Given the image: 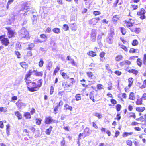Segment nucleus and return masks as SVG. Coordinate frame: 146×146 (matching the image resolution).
I'll list each match as a JSON object with an SVG mask.
<instances>
[{
  "label": "nucleus",
  "instance_id": "f257e3e1",
  "mask_svg": "<svg viewBox=\"0 0 146 146\" xmlns=\"http://www.w3.org/2000/svg\"><path fill=\"white\" fill-rule=\"evenodd\" d=\"M38 84H36L35 82L31 83L30 85L28 86L27 88L28 90L31 92H34L37 91L38 89V88L42 86L41 80H39L38 81Z\"/></svg>",
  "mask_w": 146,
  "mask_h": 146
},
{
  "label": "nucleus",
  "instance_id": "f03ea898",
  "mask_svg": "<svg viewBox=\"0 0 146 146\" xmlns=\"http://www.w3.org/2000/svg\"><path fill=\"white\" fill-rule=\"evenodd\" d=\"M18 35L21 38H26L27 39L30 38V36L28 31L25 28H22L18 32Z\"/></svg>",
  "mask_w": 146,
  "mask_h": 146
},
{
  "label": "nucleus",
  "instance_id": "7ed1b4c3",
  "mask_svg": "<svg viewBox=\"0 0 146 146\" xmlns=\"http://www.w3.org/2000/svg\"><path fill=\"white\" fill-rule=\"evenodd\" d=\"M114 35V31L112 29H110V33H109L106 39V42L109 44H112L113 42V36Z\"/></svg>",
  "mask_w": 146,
  "mask_h": 146
},
{
  "label": "nucleus",
  "instance_id": "20e7f679",
  "mask_svg": "<svg viewBox=\"0 0 146 146\" xmlns=\"http://www.w3.org/2000/svg\"><path fill=\"white\" fill-rule=\"evenodd\" d=\"M96 31L94 29L92 30L90 34L91 40L93 42H95L96 40Z\"/></svg>",
  "mask_w": 146,
  "mask_h": 146
},
{
  "label": "nucleus",
  "instance_id": "39448f33",
  "mask_svg": "<svg viewBox=\"0 0 146 146\" xmlns=\"http://www.w3.org/2000/svg\"><path fill=\"white\" fill-rule=\"evenodd\" d=\"M6 29L7 30L8 32V37L9 38H11L14 36V34L15 33L14 31L10 27H7Z\"/></svg>",
  "mask_w": 146,
  "mask_h": 146
},
{
  "label": "nucleus",
  "instance_id": "423d86ee",
  "mask_svg": "<svg viewBox=\"0 0 146 146\" xmlns=\"http://www.w3.org/2000/svg\"><path fill=\"white\" fill-rule=\"evenodd\" d=\"M125 23H126V26L129 28H133L132 27L133 25L134 22L133 19H130L129 21H127L125 20Z\"/></svg>",
  "mask_w": 146,
  "mask_h": 146
},
{
  "label": "nucleus",
  "instance_id": "0eeeda50",
  "mask_svg": "<svg viewBox=\"0 0 146 146\" xmlns=\"http://www.w3.org/2000/svg\"><path fill=\"white\" fill-rule=\"evenodd\" d=\"M100 19L99 17L93 18L89 21V23L91 24L95 25L98 22V21H100Z\"/></svg>",
  "mask_w": 146,
  "mask_h": 146
},
{
  "label": "nucleus",
  "instance_id": "6e6552de",
  "mask_svg": "<svg viewBox=\"0 0 146 146\" xmlns=\"http://www.w3.org/2000/svg\"><path fill=\"white\" fill-rule=\"evenodd\" d=\"M55 120H54L51 117H46L45 118V123L46 124H50L52 122H55Z\"/></svg>",
  "mask_w": 146,
  "mask_h": 146
},
{
  "label": "nucleus",
  "instance_id": "1a4fd4ad",
  "mask_svg": "<svg viewBox=\"0 0 146 146\" xmlns=\"http://www.w3.org/2000/svg\"><path fill=\"white\" fill-rule=\"evenodd\" d=\"M32 73H33V71L32 70H29L28 73L25 76V80L27 84H29V82H28L27 78L29 77Z\"/></svg>",
  "mask_w": 146,
  "mask_h": 146
},
{
  "label": "nucleus",
  "instance_id": "9d476101",
  "mask_svg": "<svg viewBox=\"0 0 146 146\" xmlns=\"http://www.w3.org/2000/svg\"><path fill=\"white\" fill-rule=\"evenodd\" d=\"M1 40L3 44L6 46H7L9 43V40L7 38H3Z\"/></svg>",
  "mask_w": 146,
  "mask_h": 146
},
{
  "label": "nucleus",
  "instance_id": "9b49d317",
  "mask_svg": "<svg viewBox=\"0 0 146 146\" xmlns=\"http://www.w3.org/2000/svg\"><path fill=\"white\" fill-rule=\"evenodd\" d=\"M34 75L37 76H42L43 74L42 72H39L37 70H34L33 71Z\"/></svg>",
  "mask_w": 146,
  "mask_h": 146
},
{
  "label": "nucleus",
  "instance_id": "f8f14e48",
  "mask_svg": "<svg viewBox=\"0 0 146 146\" xmlns=\"http://www.w3.org/2000/svg\"><path fill=\"white\" fill-rule=\"evenodd\" d=\"M129 29L132 32H134L137 34L139 33L141 30V29L139 28H129Z\"/></svg>",
  "mask_w": 146,
  "mask_h": 146
},
{
  "label": "nucleus",
  "instance_id": "ddd939ff",
  "mask_svg": "<svg viewBox=\"0 0 146 146\" xmlns=\"http://www.w3.org/2000/svg\"><path fill=\"white\" fill-rule=\"evenodd\" d=\"M70 27L72 30L75 31L77 29V27L75 23H70Z\"/></svg>",
  "mask_w": 146,
  "mask_h": 146
},
{
  "label": "nucleus",
  "instance_id": "4468645a",
  "mask_svg": "<svg viewBox=\"0 0 146 146\" xmlns=\"http://www.w3.org/2000/svg\"><path fill=\"white\" fill-rule=\"evenodd\" d=\"M23 5L24 7L23 8L21 9V10H23V11H24V10H27L28 9V3L27 2H24L23 4Z\"/></svg>",
  "mask_w": 146,
  "mask_h": 146
},
{
  "label": "nucleus",
  "instance_id": "2eb2a0df",
  "mask_svg": "<svg viewBox=\"0 0 146 146\" xmlns=\"http://www.w3.org/2000/svg\"><path fill=\"white\" fill-rule=\"evenodd\" d=\"M145 13V9L143 8H142L141 9L140 11H138L137 13V15H144Z\"/></svg>",
  "mask_w": 146,
  "mask_h": 146
},
{
  "label": "nucleus",
  "instance_id": "dca6fc26",
  "mask_svg": "<svg viewBox=\"0 0 146 146\" xmlns=\"http://www.w3.org/2000/svg\"><path fill=\"white\" fill-rule=\"evenodd\" d=\"M15 115L18 117L19 120L21 119L22 118V115L19 111L15 112Z\"/></svg>",
  "mask_w": 146,
  "mask_h": 146
},
{
  "label": "nucleus",
  "instance_id": "f3484780",
  "mask_svg": "<svg viewBox=\"0 0 146 146\" xmlns=\"http://www.w3.org/2000/svg\"><path fill=\"white\" fill-rule=\"evenodd\" d=\"M63 86H64L65 90H67V88L70 86V84H68L67 82H63L62 84Z\"/></svg>",
  "mask_w": 146,
  "mask_h": 146
},
{
  "label": "nucleus",
  "instance_id": "a211bd4d",
  "mask_svg": "<svg viewBox=\"0 0 146 146\" xmlns=\"http://www.w3.org/2000/svg\"><path fill=\"white\" fill-rule=\"evenodd\" d=\"M135 98V94L133 92H131L129 94V99L131 100H134Z\"/></svg>",
  "mask_w": 146,
  "mask_h": 146
},
{
  "label": "nucleus",
  "instance_id": "6ab92c4d",
  "mask_svg": "<svg viewBox=\"0 0 146 146\" xmlns=\"http://www.w3.org/2000/svg\"><path fill=\"white\" fill-rule=\"evenodd\" d=\"M64 107L66 110H68L70 111H72V107L69 105L67 104H64Z\"/></svg>",
  "mask_w": 146,
  "mask_h": 146
},
{
  "label": "nucleus",
  "instance_id": "aec40b11",
  "mask_svg": "<svg viewBox=\"0 0 146 146\" xmlns=\"http://www.w3.org/2000/svg\"><path fill=\"white\" fill-rule=\"evenodd\" d=\"M123 58V57L121 55H118L115 58V60L116 61L119 62L122 60Z\"/></svg>",
  "mask_w": 146,
  "mask_h": 146
},
{
  "label": "nucleus",
  "instance_id": "412c9836",
  "mask_svg": "<svg viewBox=\"0 0 146 146\" xmlns=\"http://www.w3.org/2000/svg\"><path fill=\"white\" fill-rule=\"evenodd\" d=\"M119 19V16L117 15H116L113 16V22H115L114 23L116 22Z\"/></svg>",
  "mask_w": 146,
  "mask_h": 146
},
{
  "label": "nucleus",
  "instance_id": "4be33fe9",
  "mask_svg": "<svg viewBox=\"0 0 146 146\" xmlns=\"http://www.w3.org/2000/svg\"><path fill=\"white\" fill-rule=\"evenodd\" d=\"M145 110V108L143 107H138L136 108V110L140 112H142Z\"/></svg>",
  "mask_w": 146,
  "mask_h": 146
},
{
  "label": "nucleus",
  "instance_id": "5701e85b",
  "mask_svg": "<svg viewBox=\"0 0 146 146\" xmlns=\"http://www.w3.org/2000/svg\"><path fill=\"white\" fill-rule=\"evenodd\" d=\"M37 19V17L35 15H33V17L32 18L33 23V24H35L36 23Z\"/></svg>",
  "mask_w": 146,
  "mask_h": 146
},
{
  "label": "nucleus",
  "instance_id": "b1692460",
  "mask_svg": "<svg viewBox=\"0 0 146 146\" xmlns=\"http://www.w3.org/2000/svg\"><path fill=\"white\" fill-rule=\"evenodd\" d=\"M90 98L92 100L93 102H94L95 100L94 99V96L93 92H91L89 94Z\"/></svg>",
  "mask_w": 146,
  "mask_h": 146
},
{
  "label": "nucleus",
  "instance_id": "393cba45",
  "mask_svg": "<svg viewBox=\"0 0 146 146\" xmlns=\"http://www.w3.org/2000/svg\"><path fill=\"white\" fill-rule=\"evenodd\" d=\"M87 54L92 57H94L96 56V55L95 52L92 51H90L89 52H88Z\"/></svg>",
  "mask_w": 146,
  "mask_h": 146
},
{
  "label": "nucleus",
  "instance_id": "a878e982",
  "mask_svg": "<svg viewBox=\"0 0 146 146\" xmlns=\"http://www.w3.org/2000/svg\"><path fill=\"white\" fill-rule=\"evenodd\" d=\"M133 79L132 78H129L128 79V82H129V84L128 86L129 87H131V86L132 85L133 83Z\"/></svg>",
  "mask_w": 146,
  "mask_h": 146
},
{
  "label": "nucleus",
  "instance_id": "bb28decb",
  "mask_svg": "<svg viewBox=\"0 0 146 146\" xmlns=\"http://www.w3.org/2000/svg\"><path fill=\"white\" fill-rule=\"evenodd\" d=\"M52 127L50 126L49 129H47L46 131V134L49 135L50 134L51 132L52 129Z\"/></svg>",
  "mask_w": 146,
  "mask_h": 146
},
{
  "label": "nucleus",
  "instance_id": "cd10ccee",
  "mask_svg": "<svg viewBox=\"0 0 146 146\" xmlns=\"http://www.w3.org/2000/svg\"><path fill=\"white\" fill-rule=\"evenodd\" d=\"M53 32L56 34H58L60 32V29L59 28H54L52 29Z\"/></svg>",
  "mask_w": 146,
  "mask_h": 146
},
{
  "label": "nucleus",
  "instance_id": "c85d7f7f",
  "mask_svg": "<svg viewBox=\"0 0 146 146\" xmlns=\"http://www.w3.org/2000/svg\"><path fill=\"white\" fill-rule=\"evenodd\" d=\"M128 72L129 73L131 72L134 74L135 75H136L138 73V71L137 70L133 69L131 70H129Z\"/></svg>",
  "mask_w": 146,
  "mask_h": 146
},
{
  "label": "nucleus",
  "instance_id": "c756f323",
  "mask_svg": "<svg viewBox=\"0 0 146 146\" xmlns=\"http://www.w3.org/2000/svg\"><path fill=\"white\" fill-rule=\"evenodd\" d=\"M133 133L132 132H130L129 133L127 132H125L123 135V137H127L129 135H131Z\"/></svg>",
  "mask_w": 146,
  "mask_h": 146
},
{
  "label": "nucleus",
  "instance_id": "7c9ffc66",
  "mask_svg": "<svg viewBox=\"0 0 146 146\" xmlns=\"http://www.w3.org/2000/svg\"><path fill=\"white\" fill-rule=\"evenodd\" d=\"M142 98L138 99L136 102V104L137 105H141L142 104Z\"/></svg>",
  "mask_w": 146,
  "mask_h": 146
},
{
  "label": "nucleus",
  "instance_id": "2f4dec72",
  "mask_svg": "<svg viewBox=\"0 0 146 146\" xmlns=\"http://www.w3.org/2000/svg\"><path fill=\"white\" fill-rule=\"evenodd\" d=\"M76 100L79 101L81 99V96L80 94H77L75 96Z\"/></svg>",
  "mask_w": 146,
  "mask_h": 146
},
{
  "label": "nucleus",
  "instance_id": "473e14b6",
  "mask_svg": "<svg viewBox=\"0 0 146 146\" xmlns=\"http://www.w3.org/2000/svg\"><path fill=\"white\" fill-rule=\"evenodd\" d=\"M24 116L26 119H30L31 117V116L29 113L26 112L24 114Z\"/></svg>",
  "mask_w": 146,
  "mask_h": 146
},
{
  "label": "nucleus",
  "instance_id": "72a5a7b5",
  "mask_svg": "<svg viewBox=\"0 0 146 146\" xmlns=\"http://www.w3.org/2000/svg\"><path fill=\"white\" fill-rule=\"evenodd\" d=\"M20 64L24 68H26L27 66L26 63L25 62H20Z\"/></svg>",
  "mask_w": 146,
  "mask_h": 146
},
{
  "label": "nucleus",
  "instance_id": "f704fd0d",
  "mask_svg": "<svg viewBox=\"0 0 146 146\" xmlns=\"http://www.w3.org/2000/svg\"><path fill=\"white\" fill-rule=\"evenodd\" d=\"M10 126L9 124L7 125H6V133L7 135L9 136V135L10 129H9Z\"/></svg>",
  "mask_w": 146,
  "mask_h": 146
},
{
  "label": "nucleus",
  "instance_id": "c9c22d12",
  "mask_svg": "<svg viewBox=\"0 0 146 146\" xmlns=\"http://www.w3.org/2000/svg\"><path fill=\"white\" fill-rule=\"evenodd\" d=\"M94 115L95 116L98 117L99 119L101 118L102 117V114L98 113H95L94 114Z\"/></svg>",
  "mask_w": 146,
  "mask_h": 146
},
{
  "label": "nucleus",
  "instance_id": "e433bc0d",
  "mask_svg": "<svg viewBox=\"0 0 146 146\" xmlns=\"http://www.w3.org/2000/svg\"><path fill=\"white\" fill-rule=\"evenodd\" d=\"M121 31L123 35H125L126 33V29L123 27H120Z\"/></svg>",
  "mask_w": 146,
  "mask_h": 146
},
{
  "label": "nucleus",
  "instance_id": "4c0bfd02",
  "mask_svg": "<svg viewBox=\"0 0 146 146\" xmlns=\"http://www.w3.org/2000/svg\"><path fill=\"white\" fill-rule=\"evenodd\" d=\"M146 87V80L143 81V85L140 87V88L143 89Z\"/></svg>",
  "mask_w": 146,
  "mask_h": 146
},
{
  "label": "nucleus",
  "instance_id": "58836bf2",
  "mask_svg": "<svg viewBox=\"0 0 146 146\" xmlns=\"http://www.w3.org/2000/svg\"><path fill=\"white\" fill-rule=\"evenodd\" d=\"M131 62L128 60H125L122 62L120 64H127V65H129L131 64Z\"/></svg>",
  "mask_w": 146,
  "mask_h": 146
},
{
  "label": "nucleus",
  "instance_id": "ea45409f",
  "mask_svg": "<svg viewBox=\"0 0 146 146\" xmlns=\"http://www.w3.org/2000/svg\"><path fill=\"white\" fill-rule=\"evenodd\" d=\"M144 117H143L142 116L141 117L140 119V120L141 121L146 122V114L145 115Z\"/></svg>",
  "mask_w": 146,
  "mask_h": 146
},
{
  "label": "nucleus",
  "instance_id": "a19ab883",
  "mask_svg": "<svg viewBox=\"0 0 146 146\" xmlns=\"http://www.w3.org/2000/svg\"><path fill=\"white\" fill-rule=\"evenodd\" d=\"M126 144L129 146H132V141L129 140H128L126 141Z\"/></svg>",
  "mask_w": 146,
  "mask_h": 146
},
{
  "label": "nucleus",
  "instance_id": "79ce46f5",
  "mask_svg": "<svg viewBox=\"0 0 146 146\" xmlns=\"http://www.w3.org/2000/svg\"><path fill=\"white\" fill-rule=\"evenodd\" d=\"M7 108L3 107H0V111L5 112L7 111Z\"/></svg>",
  "mask_w": 146,
  "mask_h": 146
},
{
  "label": "nucleus",
  "instance_id": "37998d69",
  "mask_svg": "<svg viewBox=\"0 0 146 146\" xmlns=\"http://www.w3.org/2000/svg\"><path fill=\"white\" fill-rule=\"evenodd\" d=\"M97 88L99 90H100L104 88V86L103 85L100 84H98L97 86Z\"/></svg>",
  "mask_w": 146,
  "mask_h": 146
},
{
  "label": "nucleus",
  "instance_id": "c03bdc74",
  "mask_svg": "<svg viewBox=\"0 0 146 146\" xmlns=\"http://www.w3.org/2000/svg\"><path fill=\"white\" fill-rule=\"evenodd\" d=\"M137 64L140 66H141L142 65L141 60L140 59H138L137 60Z\"/></svg>",
  "mask_w": 146,
  "mask_h": 146
},
{
  "label": "nucleus",
  "instance_id": "a18cd8bd",
  "mask_svg": "<svg viewBox=\"0 0 146 146\" xmlns=\"http://www.w3.org/2000/svg\"><path fill=\"white\" fill-rule=\"evenodd\" d=\"M34 46V45L33 43H31L28 45V49L29 50H31Z\"/></svg>",
  "mask_w": 146,
  "mask_h": 146
},
{
  "label": "nucleus",
  "instance_id": "49530a36",
  "mask_svg": "<svg viewBox=\"0 0 146 146\" xmlns=\"http://www.w3.org/2000/svg\"><path fill=\"white\" fill-rule=\"evenodd\" d=\"M62 76L64 78H69V77L68 76V75H67V74L64 73L63 72L62 73Z\"/></svg>",
  "mask_w": 146,
  "mask_h": 146
},
{
  "label": "nucleus",
  "instance_id": "de8ad7c7",
  "mask_svg": "<svg viewBox=\"0 0 146 146\" xmlns=\"http://www.w3.org/2000/svg\"><path fill=\"white\" fill-rule=\"evenodd\" d=\"M43 61L42 59H40L39 63V67H42L43 66Z\"/></svg>",
  "mask_w": 146,
  "mask_h": 146
},
{
  "label": "nucleus",
  "instance_id": "09e8293b",
  "mask_svg": "<svg viewBox=\"0 0 146 146\" xmlns=\"http://www.w3.org/2000/svg\"><path fill=\"white\" fill-rule=\"evenodd\" d=\"M138 44V41L136 39L134 40L132 43V45L133 46H136Z\"/></svg>",
  "mask_w": 146,
  "mask_h": 146
},
{
  "label": "nucleus",
  "instance_id": "8fccbe9b",
  "mask_svg": "<svg viewBox=\"0 0 146 146\" xmlns=\"http://www.w3.org/2000/svg\"><path fill=\"white\" fill-rule=\"evenodd\" d=\"M131 8L133 9V10H136L138 8V6L135 5H131Z\"/></svg>",
  "mask_w": 146,
  "mask_h": 146
},
{
  "label": "nucleus",
  "instance_id": "3c124183",
  "mask_svg": "<svg viewBox=\"0 0 146 146\" xmlns=\"http://www.w3.org/2000/svg\"><path fill=\"white\" fill-rule=\"evenodd\" d=\"M14 0H9L7 3V8L8 9L9 7V5L11 4L13 1Z\"/></svg>",
  "mask_w": 146,
  "mask_h": 146
},
{
  "label": "nucleus",
  "instance_id": "603ef678",
  "mask_svg": "<svg viewBox=\"0 0 146 146\" xmlns=\"http://www.w3.org/2000/svg\"><path fill=\"white\" fill-rule=\"evenodd\" d=\"M54 87L53 86H51L50 89V94L51 95L53 94V93L54 92Z\"/></svg>",
  "mask_w": 146,
  "mask_h": 146
},
{
  "label": "nucleus",
  "instance_id": "864d4df0",
  "mask_svg": "<svg viewBox=\"0 0 146 146\" xmlns=\"http://www.w3.org/2000/svg\"><path fill=\"white\" fill-rule=\"evenodd\" d=\"M65 140L64 138H63L60 144L61 146H65Z\"/></svg>",
  "mask_w": 146,
  "mask_h": 146
},
{
  "label": "nucleus",
  "instance_id": "5fc2aeb1",
  "mask_svg": "<svg viewBox=\"0 0 146 146\" xmlns=\"http://www.w3.org/2000/svg\"><path fill=\"white\" fill-rule=\"evenodd\" d=\"M116 109L117 111H119L120 110L121 108V106L120 104H118L116 106Z\"/></svg>",
  "mask_w": 146,
  "mask_h": 146
},
{
  "label": "nucleus",
  "instance_id": "6e6d98bb",
  "mask_svg": "<svg viewBox=\"0 0 146 146\" xmlns=\"http://www.w3.org/2000/svg\"><path fill=\"white\" fill-rule=\"evenodd\" d=\"M36 123L39 125H40L41 123V120L38 119H36Z\"/></svg>",
  "mask_w": 146,
  "mask_h": 146
},
{
  "label": "nucleus",
  "instance_id": "4d7b16f0",
  "mask_svg": "<svg viewBox=\"0 0 146 146\" xmlns=\"http://www.w3.org/2000/svg\"><path fill=\"white\" fill-rule=\"evenodd\" d=\"M68 27L66 24L63 25V29L65 31H67L68 29Z\"/></svg>",
  "mask_w": 146,
  "mask_h": 146
},
{
  "label": "nucleus",
  "instance_id": "13d9d810",
  "mask_svg": "<svg viewBox=\"0 0 146 146\" xmlns=\"http://www.w3.org/2000/svg\"><path fill=\"white\" fill-rule=\"evenodd\" d=\"M87 74L88 76L89 77H92L93 76V74L92 72H87Z\"/></svg>",
  "mask_w": 146,
  "mask_h": 146
},
{
  "label": "nucleus",
  "instance_id": "bf43d9fd",
  "mask_svg": "<svg viewBox=\"0 0 146 146\" xmlns=\"http://www.w3.org/2000/svg\"><path fill=\"white\" fill-rule=\"evenodd\" d=\"M103 35V33H101L100 34H99L98 35L97 39L101 40L102 38V36Z\"/></svg>",
  "mask_w": 146,
  "mask_h": 146
},
{
  "label": "nucleus",
  "instance_id": "052dcab7",
  "mask_svg": "<svg viewBox=\"0 0 146 146\" xmlns=\"http://www.w3.org/2000/svg\"><path fill=\"white\" fill-rule=\"evenodd\" d=\"M59 107L57 105L56 106L54 109V111L55 112V114H56L57 113V111H58V109L59 108Z\"/></svg>",
  "mask_w": 146,
  "mask_h": 146
},
{
  "label": "nucleus",
  "instance_id": "680f3d73",
  "mask_svg": "<svg viewBox=\"0 0 146 146\" xmlns=\"http://www.w3.org/2000/svg\"><path fill=\"white\" fill-rule=\"evenodd\" d=\"M40 37L44 39H46L47 38V37L44 34H42L40 35Z\"/></svg>",
  "mask_w": 146,
  "mask_h": 146
},
{
  "label": "nucleus",
  "instance_id": "e2e57ef3",
  "mask_svg": "<svg viewBox=\"0 0 146 146\" xmlns=\"http://www.w3.org/2000/svg\"><path fill=\"white\" fill-rule=\"evenodd\" d=\"M121 48L123 49L125 51H127L128 50L127 48L123 45H121Z\"/></svg>",
  "mask_w": 146,
  "mask_h": 146
},
{
  "label": "nucleus",
  "instance_id": "0e129e2a",
  "mask_svg": "<svg viewBox=\"0 0 146 146\" xmlns=\"http://www.w3.org/2000/svg\"><path fill=\"white\" fill-rule=\"evenodd\" d=\"M101 13L100 11H94L93 12V14L95 15H99Z\"/></svg>",
  "mask_w": 146,
  "mask_h": 146
},
{
  "label": "nucleus",
  "instance_id": "69168bd1",
  "mask_svg": "<svg viewBox=\"0 0 146 146\" xmlns=\"http://www.w3.org/2000/svg\"><path fill=\"white\" fill-rule=\"evenodd\" d=\"M15 53L16 55L17 56V57L18 58H20V53L18 51H15Z\"/></svg>",
  "mask_w": 146,
  "mask_h": 146
},
{
  "label": "nucleus",
  "instance_id": "338daca9",
  "mask_svg": "<svg viewBox=\"0 0 146 146\" xmlns=\"http://www.w3.org/2000/svg\"><path fill=\"white\" fill-rule=\"evenodd\" d=\"M110 101L112 104H116L117 103V101L114 99H111Z\"/></svg>",
  "mask_w": 146,
  "mask_h": 146
},
{
  "label": "nucleus",
  "instance_id": "774afa93",
  "mask_svg": "<svg viewBox=\"0 0 146 146\" xmlns=\"http://www.w3.org/2000/svg\"><path fill=\"white\" fill-rule=\"evenodd\" d=\"M63 102L61 100L60 101L58 104L57 105L59 107H61L63 105Z\"/></svg>",
  "mask_w": 146,
  "mask_h": 146
}]
</instances>
